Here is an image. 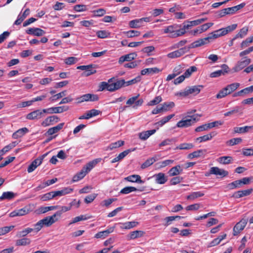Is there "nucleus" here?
Segmentation results:
<instances>
[{
  "instance_id": "35",
  "label": "nucleus",
  "mask_w": 253,
  "mask_h": 253,
  "mask_svg": "<svg viewBox=\"0 0 253 253\" xmlns=\"http://www.w3.org/2000/svg\"><path fill=\"white\" fill-rule=\"evenodd\" d=\"M181 27L180 25L173 24L167 27L164 29V33L165 34L169 33L171 35H173V34L176 31V29Z\"/></svg>"
},
{
  "instance_id": "55",
  "label": "nucleus",
  "mask_w": 253,
  "mask_h": 253,
  "mask_svg": "<svg viewBox=\"0 0 253 253\" xmlns=\"http://www.w3.org/2000/svg\"><path fill=\"white\" fill-rule=\"evenodd\" d=\"M155 161L156 160L153 157L149 158L142 164L141 168L142 169H144L152 165Z\"/></svg>"
},
{
  "instance_id": "13",
  "label": "nucleus",
  "mask_w": 253,
  "mask_h": 253,
  "mask_svg": "<svg viewBox=\"0 0 253 253\" xmlns=\"http://www.w3.org/2000/svg\"><path fill=\"white\" fill-rule=\"evenodd\" d=\"M136 56L137 54L135 52H132L123 55L119 58L118 63L120 64H122L125 61H131L134 59Z\"/></svg>"
},
{
  "instance_id": "58",
  "label": "nucleus",
  "mask_w": 253,
  "mask_h": 253,
  "mask_svg": "<svg viewBox=\"0 0 253 253\" xmlns=\"http://www.w3.org/2000/svg\"><path fill=\"white\" fill-rule=\"evenodd\" d=\"M242 139L241 138H234L226 142V144L229 146H233L241 143Z\"/></svg>"
},
{
  "instance_id": "2",
  "label": "nucleus",
  "mask_w": 253,
  "mask_h": 253,
  "mask_svg": "<svg viewBox=\"0 0 253 253\" xmlns=\"http://www.w3.org/2000/svg\"><path fill=\"white\" fill-rule=\"evenodd\" d=\"M76 200H74L69 204V206H59L57 209H59L58 211L55 212L52 215L49 216L50 219L52 220L53 223L56 222L59 220V218L61 216L63 213L70 211L73 206L75 205Z\"/></svg>"
},
{
  "instance_id": "30",
  "label": "nucleus",
  "mask_w": 253,
  "mask_h": 253,
  "mask_svg": "<svg viewBox=\"0 0 253 253\" xmlns=\"http://www.w3.org/2000/svg\"><path fill=\"white\" fill-rule=\"evenodd\" d=\"M53 220H51L49 216H46L42 220L39 221L37 223L40 225V227L42 228L43 226L46 227H49L53 224L52 222Z\"/></svg>"
},
{
  "instance_id": "52",
  "label": "nucleus",
  "mask_w": 253,
  "mask_h": 253,
  "mask_svg": "<svg viewBox=\"0 0 253 253\" xmlns=\"http://www.w3.org/2000/svg\"><path fill=\"white\" fill-rule=\"evenodd\" d=\"M242 186L241 181L240 180H235L228 185V188L229 189H234L235 188H239Z\"/></svg>"
},
{
  "instance_id": "25",
  "label": "nucleus",
  "mask_w": 253,
  "mask_h": 253,
  "mask_svg": "<svg viewBox=\"0 0 253 253\" xmlns=\"http://www.w3.org/2000/svg\"><path fill=\"white\" fill-rule=\"evenodd\" d=\"M125 179L126 180L131 182H136L140 184L144 183V181L141 180L140 176L137 174L129 175Z\"/></svg>"
},
{
  "instance_id": "49",
  "label": "nucleus",
  "mask_w": 253,
  "mask_h": 253,
  "mask_svg": "<svg viewBox=\"0 0 253 253\" xmlns=\"http://www.w3.org/2000/svg\"><path fill=\"white\" fill-rule=\"evenodd\" d=\"M86 174L87 173L85 172V171L82 169L80 172L78 173L77 174L74 176L72 180L73 182L78 181L79 180L83 178Z\"/></svg>"
},
{
  "instance_id": "57",
  "label": "nucleus",
  "mask_w": 253,
  "mask_h": 253,
  "mask_svg": "<svg viewBox=\"0 0 253 253\" xmlns=\"http://www.w3.org/2000/svg\"><path fill=\"white\" fill-rule=\"evenodd\" d=\"M89 218L90 217L89 216H86L84 215H81L80 216L74 217L72 221L70 223V224L75 223L80 221L85 220L89 219Z\"/></svg>"
},
{
  "instance_id": "60",
  "label": "nucleus",
  "mask_w": 253,
  "mask_h": 253,
  "mask_svg": "<svg viewBox=\"0 0 253 253\" xmlns=\"http://www.w3.org/2000/svg\"><path fill=\"white\" fill-rule=\"evenodd\" d=\"M197 69L195 66H191L187 69L183 75L186 78H189L193 72L197 71Z\"/></svg>"
},
{
  "instance_id": "22",
  "label": "nucleus",
  "mask_w": 253,
  "mask_h": 253,
  "mask_svg": "<svg viewBox=\"0 0 253 253\" xmlns=\"http://www.w3.org/2000/svg\"><path fill=\"white\" fill-rule=\"evenodd\" d=\"M207 150L206 149H200L193 152L190 153L188 155V158L192 159L194 158H198L202 156H204L205 154L207 153Z\"/></svg>"
},
{
  "instance_id": "6",
  "label": "nucleus",
  "mask_w": 253,
  "mask_h": 253,
  "mask_svg": "<svg viewBox=\"0 0 253 253\" xmlns=\"http://www.w3.org/2000/svg\"><path fill=\"white\" fill-rule=\"evenodd\" d=\"M210 38H208V37L203 39H199L198 40H197L192 42L188 47H187V50L188 51L190 48H196L208 44L210 42Z\"/></svg>"
},
{
  "instance_id": "64",
  "label": "nucleus",
  "mask_w": 253,
  "mask_h": 253,
  "mask_svg": "<svg viewBox=\"0 0 253 253\" xmlns=\"http://www.w3.org/2000/svg\"><path fill=\"white\" fill-rule=\"evenodd\" d=\"M110 35V33L105 30L98 31L96 32L97 36L101 39H104L108 37Z\"/></svg>"
},
{
  "instance_id": "9",
  "label": "nucleus",
  "mask_w": 253,
  "mask_h": 253,
  "mask_svg": "<svg viewBox=\"0 0 253 253\" xmlns=\"http://www.w3.org/2000/svg\"><path fill=\"white\" fill-rule=\"evenodd\" d=\"M207 20V18L199 19L193 21H187L183 23V26L185 29H188L191 27L197 26Z\"/></svg>"
},
{
  "instance_id": "12",
  "label": "nucleus",
  "mask_w": 253,
  "mask_h": 253,
  "mask_svg": "<svg viewBox=\"0 0 253 253\" xmlns=\"http://www.w3.org/2000/svg\"><path fill=\"white\" fill-rule=\"evenodd\" d=\"M186 51H187V47H184L169 53L167 54V56L169 58H177L183 55Z\"/></svg>"
},
{
  "instance_id": "31",
  "label": "nucleus",
  "mask_w": 253,
  "mask_h": 253,
  "mask_svg": "<svg viewBox=\"0 0 253 253\" xmlns=\"http://www.w3.org/2000/svg\"><path fill=\"white\" fill-rule=\"evenodd\" d=\"M53 220H51L49 216H46L42 220L39 221L37 223L40 225V227L42 228L43 226L46 227H49L53 224L52 222Z\"/></svg>"
},
{
  "instance_id": "39",
  "label": "nucleus",
  "mask_w": 253,
  "mask_h": 253,
  "mask_svg": "<svg viewBox=\"0 0 253 253\" xmlns=\"http://www.w3.org/2000/svg\"><path fill=\"white\" fill-rule=\"evenodd\" d=\"M124 141L122 140H119L115 142L111 143L106 149V150H112L114 149L119 148L124 144Z\"/></svg>"
},
{
  "instance_id": "23",
  "label": "nucleus",
  "mask_w": 253,
  "mask_h": 253,
  "mask_svg": "<svg viewBox=\"0 0 253 253\" xmlns=\"http://www.w3.org/2000/svg\"><path fill=\"white\" fill-rule=\"evenodd\" d=\"M42 112L40 110H37L29 113L26 117L28 120L39 119L42 118Z\"/></svg>"
},
{
  "instance_id": "62",
  "label": "nucleus",
  "mask_w": 253,
  "mask_h": 253,
  "mask_svg": "<svg viewBox=\"0 0 253 253\" xmlns=\"http://www.w3.org/2000/svg\"><path fill=\"white\" fill-rule=\"evenodd\" d=\"M66 91L64 90L52 96L49 99L51 101H55L66 95Z\"/></svg>"
},
{
  "instance_id": "7",
  "label": "nucleus",
  "mask_w": 253,
  "mask_h": 253,
  "mask_svg": "<svg viewBox=\"0 0 253 253\" xmlns=\"http://www.w3.org/2000/svg\"><path fill=\"white\" fill-rule=\"evenodd\" d=\"M30 212L29 208L25 206L24 208L13 211L9 214V216L11 217L15 216H21L27 214Z\"/></svg>"
},
{
  "instance_id": "21",
  "label": "nucleus",
  "mask_w": 253,
  "mask_h": 253,
  "mask_svg": "<svg viewBox=\"0 0 253 253\" xmlns=\"http://www.w3.org/2000/svg\"><path fill=\"white\" fill-rule=\"evenodd\" d=\"M182 169L180 165H176L175 167L171 168L168 171L169 176H177L182 172Z\"/></svg>"
},
{
  "instance_id": "14",
  "label": "nucleus",
  "mask_w": 253,
  "mask_h": 253,
  "mask_svg": "<svg viewBox=\"0 0 253 253\" xmlns=\"http://www.w3.org/2000/svg\"><path fill=\"white\" fill-rule=\"evenodd\" d=\"M210 174L224 177L228 174V172L223 169H221L218 167H214L211 168Z\"/></svg>"
},
{
  "instance_id": "28",
  "label": "nucleus",
  "mask_w": 253,
  "mask_h": 253,
  "mask_svg": "<svg viewBox=\"0 0 253 253\" xmlns=\"http://www.w3.org/2000/svg\"><path fill=\"white\" fill-rule=\"evenodd\" d=\"M155 132V129H152L145 131H142L139 133V138L142 140H145L147 139L151 135L154 134Z\"/></svg>"
},
{
  "instance_id": "24",
  "label": "nucleus",
  "mask_w": 253,
  "mask_h": 253,
  "mask_svg": "<svg viewBox=\"0 0 253 253\" xmlns=\"http://www.w3.org/2000/svg\"><path fill=\"white\" fill-rule=\"evenodd\" d=\"M155 177L156 182L158 184H163L167 181V178L165 176V174L163 172H160L154 175Z\"/></svg>"
},
{
  "instance_id": "63",
  "label": "nucleus",
  "mask_w": 253,
  "mask_h": 253,
  "mask_svg": "<svg viewBox=\"0 0 253 253\" xmlns=\"http://www.w3.org/2000/svg\"><path fill=\"white\" fill-rule=\"evenodd\" d=\"M162 101V98L161 96H156L154 99L149 101L147 105L148 106H154L158 104Z\"/></svg>"
},
{
  "instance_id": "3",
  "label": "nucleus",
  "mask_w": 253,
  "mask_h": 253,
  "mask_svg": "<svg viewBox=\"0 0 253 253\" xmlns=\"http://www.w3.org/2000/svg\"><path fill=\"white\" fill-rule=\"evenodd\" d=\"M198 120L197 115L187 116L179 121L176 126L178 127H187L195 124Z\"/></svg>"
},
{
  "instance_id": "29",
  "label": "nucleus",
  "mask_w": 253,
  "mask_h": 253,
  "mask_svg": "<svg viewBox=\"0 0 253 253\" xmlns=\"http://www.w3.org/2000/svg\"><path fill=\"white\" fill-rule=\"evenodd\" d=\"M138 222L136 221H128L124 223H120L121 225L120 228L122 229H130L136 227L138 224Z\"/></svg>"
},
{
  "instance_id": "8",
  "label": "nucleus",
  "mask_w": 253,
  "mask_h": 253,
  "mask_svg": "<svg viewBox=\"0 0 253 253\" xmlns=\"http://www.w3.org/2000/svg\"><path fill=\"white\" fill-rule=\"evenodd\" d=\"M247 222V219L243 218L238 222L233 228V235L236 236L242 231L246 226Z\"/></svg>"
},
{
  "instance_id": "10",
  "label": "nucleus",
  "mask_w": 253,
  "mask_h": 253,
  "mask_svg": "<svg viewBox=\"0 0 253 253\" xmlns=\"http://www.w3.org/2000/svg\"><path fill=\"white\" fill-rule=\"evenodd\" d=\"M126 81L124 79L117 80L113 84H110V91L113 92L118 90L121 87L125 86Z\"/></svg>"
},
{
  "instance_id": "32",
  "label": "nucleus",
  "mask_w": 253,
  "mask_h": 253,
  "mask_svg": "<svg viewBox=\"0 0 253 253\" xmlns=\"http://www.w3.org/2000/svg\"><path fill=\"white\" fill-rule=\"evenodd\" d=\"M58 207L59 206L41 207L37 209V212L39 214L44 213L48 211L56 210Z\"/></svg>"
},
{
  "instance_id": "17",
  "label": "nucleus",
  "mask_w": 253,
  "mask_h": 253,
  "mask_svg": "<svg viewBox=\"0 0 253 253\" xmlns=\"http://www.w3.org/2000/svg\"><path fill=\"white\" fill-rule=\"evenodd\" d=\"M59 121V118L56 116H52L46 118L42 123V126H47L52 125L54 123H57Z\"/></svg>"
},
{
  "instance_id": "44",
  "label": "nucleus",
  "mask_w": 253,
  "mask_h": 253,
  "mask_svg": "<svg viewBox=\"0 0 253 253\" xmlns=\"http://www.w3.org/2000/svg\"><path fill=\"white\" fill-rule=\"evenodd\" d=\"M232 160V158L230 156H222L218 158V162L220 164L226 165L230 164Z\"/></svg>"
},
{
  "instance_id": "18",
  "label": "nucleus",
  "mask_w": 253,
  "mask_h": 253,
  "mask_svg": "<svg viewBox=\"0 0 253 253\" xmlns=\"http://www.w3.org/2000/svg\"><path fill=\"white\" fill-rule=\"evenodd\" d=\"M101 158H97L94 159L89 163H88L84 168L83 169L85 171L86 173H87L90 170L94 168L98 163L101 162Z\"/></svg>"
},
{
  "instance_id": "41",
  "label": "nucleus",
  "mask_w": 253,
  "mask_h": 253,
  "mask_svg": "<svg viewBox=\"0 0 253 253\" xmlns=\"http://www.w3.org/2000/svg\"><path fill=\"white\" fill-rule=\"evenodd\" d=\"M252 129V126H245L244 127H235L234 132L238 133H244Z\"/></svg>"
},
{
  "instance_id": "48",
  "label": "nucleus",
  "mask_w": 253,
  "mask_h": 253,
  "mask_svg": "<svg viewBox=\"0 0 253 253\" xmlns=\"http://www.w3.org/2000/svg\"><path fill=\"white\" fill-rule=\"evenodd\" d=\"M248 32V28L247 27H244L242 28L239 32L235 36V37L233 38V40H236L238 38H242L244 37L246 35H247Z\"/></svg>"
},
{
  "instance_id": "26",
  "label": "nucleus",
  "mask_w": 253,
  "mask_h": 253,
  "mask_svg": "<svg viewBox=\"0 0 253 253\" xmlns=\"http://www.w3.org/2000/svg\"><path fill=\"white\" fill-rule=\"evenodd\" d=\"M29 130L27 127H23L17 130L12 134V138L13 139H18L24 136L26 133L28 132Z\"/></svg>"
},
{
  "instance_id": "61",
  "label": "nucleus",
  "mask_w": 253,
  "mask_h": 253,
  "mask_svg": "<svg viewBox=\"0 0 253 253\" xmlns=\"http://www.w3.org/2000/svg\"><path fill=\"white\" fill-rule=\"evenodd\" d=\"M125 34L128 38H133L139 36L140 35V32L138 31L130 30L126 32Z\"/></svg>"
},
{
  "instance_id": "56",
  "label": "nucleus",
  "mask_w": 253,
  "mask_h": 253,
  "mask_svg": "<svg viewBox=\"0 0 253 253\" xmlns=\"http://www.w3.org/2000/svg\"><path fill=\"white\" fill-rule=\"evenodd\" d=\"M174 106V103L173 102H165L161 105V107L163 111H167L170 108Z\"/></svg>"
},
{
  "instance_id": "42",
  "label": "nucleus",
  "mask_w": 253,
  "mask_h": 253,
  "mask_svg": "<svg viewBox=\"0 0 253 253\" xmlns=\"http://www.w3.org/2000/svg\"><path fill=\"white\" fill-rule=\"evenodd\" d=\"M194 145L193 144L191 143H183L180 144L178 145L175 149H179V150H190L193 148Z\"/></svg>"
},
{
  "instance_id": "15",
  "label": "nucleus",
  "mask_w": 253,
  "mask_h": 253,
  "mask_svg": "<svg viewBox=\"0 0 253 253\" xmlns=\"http://www.w3.org/2000/svg\"><path fill=\"white\" fill-rule=\"evenodd\" d=\"M114 229L115 227H109L107 230L97 233L95 235L94 237L97 239H105L108 236L109 234L112 233L114 231Z\"/></svg>"
},
{
  "instance_id": "27",
  "label": "nucleus",
  "mask_w": 253,
  "mask_h": 253,
  "mask_svg": "<svg viewBox=\"0 0 253 253\" xmlns=\"http://www.w3.org/2000/svg\"><path fill=\"white\" fill-rule=\"evenodd\" d=\"M223 28L216 30L209 34L208 38H210L211 39H215L221 36L225 35V32H224Z\"/></svg>"
},
{
  "instance_id": "4",
  "label": "nucleus",
  "mask_w": 253,
  "mask_h": 253,
  "mask_svg": "<svg viewBox=\"0 0 253 253\" xmlns=\"http://www.w3.org/2000/svg\"><path fill=\"white\" fill-rule=\"evenodd\" d=\"M99 98L97 95L87 93L82 95L76 98L77 103H81L84 101H95L98 100Z\"/></svg>"
},
{
  "instance_id": "46",
  "label": "nucleus",
  "mask_w": 253,
  "mask_h": 253,
  "mask_svg": "<svg viewBox=\"0 0 253 253\" xmlns=\"http://www.w3.org/2000/svg\"><path fill=\"white\" fill-rule=\"evenodd\" d=\"M186 29L184 28V27L183 26V27L179 29H176L174 33L173 34V35H170V37L171 38H177L178 37L184 35L186 33Z\"/></svg>"
},
{
  "instance_id": "54",
  "label": "nucleus",
  "mask_w": 253,
  "mask_h": 253,
  "mask_svg": "<svg viewBox=\"0 0 253 253\" xmlns=\"http://www.w3.org/2000/svg\"><path fill=\"white\" fill-rule=\"evenodd\" d=\"M140 63V60L134 61L132 62H130L128 63H126L124 64V66L125 68H128V69H134L136 68Z\"/></svg>"
},
{
  "instance_id": "19",
  "label": "nucleus",
  "mask_w": 253,
  "mask_h": 253,
  "mask_svg": "<svg viewBox=\"0 0 253 253\" xmlns=\"http://www.w3.org/2000/svg\"><path fill=\"white\" fill-rule=\"evenodd\" d=\"M28 34L36 36H42L45 34V32L43 30L38 28H30L27 31Z\"/></svg>"
},
{
  "instance_id": "59",
  "label": "nucleus",
  "mask_w": 253,
  "mask_h": 253,
  "mask_svg": "<svg viewBox=\"0 0 253 253\" xmlns=\"http://www.w3.org/2000/svg\"><path fill=\"white\" fill-rule=\"evenodd\" d=\"M94 17H101L106 13V10L103 8H99L92 11Z\"/></svg>"
},
{
  "instance_id": "11",
  "label": "nucleus",
  "mask_w": 253,
  "mask_h": 253,
  "mask_svg": "<svg viewBox=\"0 0 253 253\" xmlns=\"http://www.w3.org/2000/svg\"><path fill=\"white\" fill-rule=\"evenodd\" d=\"M222 69L213 72L210 74L211 78H217L222 75H224L228 72V66L226 64L221 66Z\"/></svg>"
},
{
  "instance_id": "38",
  "label": "nucleus",
  "mask_w": 253,
  "mask_h": 253,
  "mask_svg": "<svg viewBox=\"0 0 253 253\" xmlns=\"http://www.w3.org/2000/svg\"><path fill=\"white\" fill-rule=\"evenodd\" d=\"M128 25L131 28H138L142 26V22L141 21V18L136 19L130 21Z\"/></svg>"
},
{
  "instance_id": "37",
  "label": "nucleus",
  "mask_w": 253,
  "mask_h": 253,
  "mask_svg": "<svg viewBox=\"0 0 253 253\" xmlns=\"http://www.w3.org/2000/svg\"><path fill=\"white\" fill-rule=\"evenodd\" d=\"M69 110L68 106H60V107H53L50 108L51 114L52 113H61Z\"/></svg>"
},
{
  "instance_id": "1",
  "label": "nucleus",
  "mask_w": 253,
  "mask_h": 253,
  "mask_svg": "<svg viewBox=\"0 0 253 253\" xmlns=\"http://www.w3.org/2000/svg\"><path fill=\"white\" fill-rule=\"evenodd\" d=\"M203 87L202 85H194L187 87L184 90L178 92L175 94L176 96L186 97L189 95H196L199 94Z\"/></svg>"
},
{
  "instance_id": "45",
  "label": "nucleus",
  "mask_w": 253,
  "mask_h": 253,
  "mask_svg": "<svg viewBox=\"0 0 253 253\" xmlns=\"http://www.w3.org/2000/svg\"><path fill=\"white\" fill-rule=\"evenodd\" d=\"M15 194L12 192H4L2 193V195L0 197V200H3L4 199L10 200L13 199L15 196Z\"/></svg>"
},
{
  "instance_id": "50",
  "label": "nucleus",
  "mask_w": 253,
  "mask_h": 253,
  "mask_svg": "<svg viewBox=\"0 0 253 253\" xmlns=\"http://www.w3.org/2000/svg\"><path fill=\"white\" fill-rule=\"evenodd\" d=\"M174 116V114H171L168 115L166 117L163 118L160 121H159L157 124H158L159 126H163L166 123L168 122L171 119H172Z\"/></svg>"
},
{
  "instance_id": "40",
  "label": "nucleus",
  "mask_w": 253,
  "mask_h": 253,
  "mask_svg": "<svg viewBox=\"0 0 253 253\" xmlns=\"http://www.w3.org/2000/svg\"><path fill=\"white\" fill-rule=\"evenodd\" d=\"M240 85L239 83H235L227 85L225 88L228 94H229L236 90L240 86Z\"/></svg>"
},
{
  "instance_id": "36",
  "label": "nucleus",
  "mask_w": 253,
  "mask_h": 253,
  "mask_svg": "<svg viewBox=\"0 0 253 253\" xmlns=\"http://www.w3.org/2000/svg\"><path fill=\"white\" fill-rule=\"evenodd\" d=\"M160 71V70L157 67L146 68L141 71V75H152L155 73H158Z\"/></svg>"
},
{
  "instance_id": "34",
  "label": "nucleus",
  "mask_w": 253,
  "mask_h": 253,
  "mask_svg": "<svg viewBox=\"0 0 253 253\" xmlns=\"http://www.w3.org/2000/svg\"><path fill=\"white\" fill-rule=\"evenodd\" d=\"M64 125V123H60L55 126L49 128L46 133L49 135H53L60 130L63 127Z\"/></svg>"
},
{
  "instance_id": "33",
  "label": "nucleus",
  "mask_w": 253,
  "mask_h": 253,
  "mask_svg": "<svg viewBox=\"0 0 253 253\" xmlns=\"http://www.w3.org/2000/svg\"><path fill=\"white\" fill-rule=\"evenodd\" d=\"M145 232L141 230H136L131 232L128 235L129 240H134L144 236Z\"/></svg>"
},
{
  "instance_id": "20",
  "label": "nucleus",
  "mask_w": 253,
  "mask_h": 253,
  "mask_svg": "<svg viewBox=\"0 0 253 253\" xmlns=\"http://www.w3.org/2000/svg\"><path fill=\"white\" fill-rule=\"evenodd\" d=\"M30 10L29 8H27L22 14L20 13L16 21L14 22V24L16 25H20L22 21L26 18V17L30 14Z\"/></svg>"
},
{
  "instance_id": "53",
  "label": "nucleus",
  "mask_w": 253,
  "mask_h": 253,
  "mask_svg": "<svg viewBox=\"0 0 253 253\" xmlns=\"http://www.w3.org/2000/svg\"><path fill=\"white\" fill-rule=\"evenodd\" d=\"M31 243V240L28 238H24L21 239L17 240L16 242L17 246H26L29 245Z\"/></svg>"
},
{
  "instance_id": "47",
  "label": "nucleus",
  "mask_w": 253,
  "mask_h": 253,
  "mask_svg": "<svg viewBox=\"0 0 253 253\" xmlns=\"http://www.w3.org/2000/svg\"><path fill=\"white\" fill-rule=\"evenodd\" d=\"M138 190L135 187H131V186H128L122 189L120 193L123 194H127L130 192L136 191ZM140 191H142L143 190H138Z\"/></svg>"
},
{
  "instance_id": "16",
  "label": "nucleus",
  "mask_w": 253,
  "mask_h": 253,
  "mask_svg": "<svg viewBox=\"0 0 253 253\" xmlns=\"http://www.w3.org/2000/svg\"><path fill=\"white\" fill-rule=\"evenodd\" d=\"M253 192V188H250L244 190H240L235 192L233 195V197L235 198L238 199L245 196H249L251 193H252Z\"/></svg>"
},
{
  "instance_id": "43",
  "label": "nucleus",
  "mask_w": 253,
  "mask_h": 253,
  "mask_svg": "<svg viewBox=\"0 0 253 253\" xmlns=\"http://www.w3.org/2000/svg\"><path fill=\"white\" fill-rule=\"evenodd\" d=\"M204 195V193L201 191L194 192L188 195L186 198L187 200H194L196 198L203 197Z\"/></svg>"
},
{
  "instance_id": "5",
  "label": "nucleus",
  "mask_w": 253,
  "mask_h": 253,
  "mask_svg": "<svg viewBox=\"0 0 253 253\" xmlns=\"http://www.w3.org/2000/svg\"><path fill=\"white\" fill-rule=\"evenodd\" d=\"M251 62V59L245 57L237 63L233 69L235 72H238L246 67Z\"/></svg>"
},
{
  "instance_id": "51",
  "label": "nucleus",
  "mask_w": 253,
  "mask_h": 253,
  "mask_svg": "<svg viewBox=\"0 0 253 253\" xmlns=\"http://www.w3.org/2000/svg\"><path fill=\"white\" fill-rule=\"evenodd\" d=\"M110 84L107 83L106 82H101L98 86V91H102L105 89L110 91V88L111 87Z\"/></svg>"
}]
</instances>
